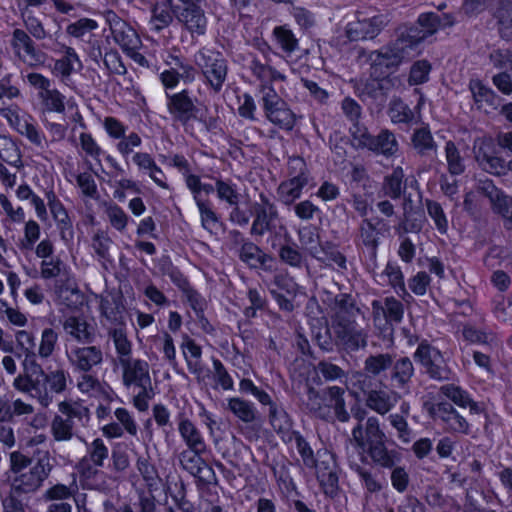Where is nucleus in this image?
Wrapping results in <instances>:
<instances>
[{
	"label": "nucleus",
	"instance_id": "nucleus-1",
	"mask_svg": "<svg viewBox=\"0 0 512 512\" xmlns=\"http://www.w3.org/2000/svg\"><path fill=\"white\" fill-rule=\"evenodd\" d=\"M68 376L64 369L57 368L25 380H14L13 387L47 408L52 404L54 394H61L67 389Z\"/></svg>",
	"mask_w": 512,
	"mask_h": 512
},
{
	"label": "nucleus",
	"instance_id": "nucleus-2",
	"mask_svg": "<svg viewBox=\"0 0 512 512\" xmlns=\"http://www.w3.org/2000/svg\"><path fill=\"white\" fill-rule=\"evenodd\" d=\"M34 460L31 467L14 477L11 494H29L39 490L56 463L50 452L42 449L34 452Z\"/></svg>",
	"mask_w": 512,
	"mask_h": 512
},
{
	"label": "nucleus",
	"instance_id": "nucleus-3",
	"mask_svg": "<svg viewBox=\"0 0 512 512\" xmlns=\"http://www.w3.org/2000/svg\"><path fill=\"white\" fill-rule=\"evenodd\" d=\"M195 65L203 76V83L214 93H219L228 75V61L217 50L202 48L194 56Z\"/></svg>",
	"mask_w": 512,
	"mask_h": 512
},
{
	"label": "nucleus",
	"instance_id": "nucleus-4",
	"mask_svg": "<svg viewBox=\"0 0 512 512\" xmlns=\"http://www.w3.org/2000/svg\"><path fill=\"white\" fill-rule=\"evenodd\" d=\"M253 221L250 228V235L258 238L269 233L276 238L285 226L280 223V216L277 206L270 197L264 193L259 195V201L251 204L250 208Z\"/></svg>",
	"mask_w": 512,
	"mask_h": 512
},
{
	"label": "nucleus",
	"instance_id": "nucleus-5",
	"mask_svg": "<svg viewBox=\"0 0 512 512\" xmlns=\"http://www.w3.org/2000/svg\"><path fill=\"white\" fill-rule=\"evenodd\" d=\"M413 358L431 380L444 382L454 377V372L443 353L426 339L421 340Z\"/></svg>",
	"mask_w": 512,
	"mask_h": 512
},
{
	"label": "nucleus",
	"instance_id": "nucleus-6",
	"mask_svg": "<svg viewBox=\"0 0 512 512\" xmlns=\"http://www.w3.org/2000/svg\"><path fill=\"white\" fill-rule=\"evenodd\" d=\"M169 5L177 21L192 37L206 33L207 18L201 0H169Z\"/></svg>",
	"mask_w": 512,
	"mask_h": 512
},
{
	"label": "nucleus",
	"instance_id": "nucleus-7",
	"mask_svg": "<svg viewBox=\"0 0 512 512\" xmlns=\"http://www.w3.org/2000/svg\"><path fill=\"white\" fill-rule=\"evenodd\" d=\"M262 107L266 118L284 130H292L295 114L272 87L262 86Z\"/></svg>",
	"mask_w": 512,
	"mask_h": 512
},
{
	"label": "nucleus",
	"instance_id": "nucleus-8",
	"mask_svg": "<svg viewBox=\"0 0 512 512\" xmlns=\"http://www.w3.org/2000/svg\"><path fill=\"white\" fill-rule=\"evenodd\" d=\"M473 149L475 159L484 171L495 175H505L507 171H512V159L506 161L500 157L497 145L491 138H478Z\"/></svg>",
	"mask_w": 512,
	"mask_h": 512
},
{
	"label": "nucleus",
	"instance_id": "nucleus-9",
	"mask_svg": "<svg viewBox=\"0 0 512 512\" xmlns=\"http://www.w3.org/2000/svg\"><path fill=\"white\" fill-rule=\"evenodd\" d=\"M338 347L347 353L365 349L368 344V331L359 327L356 321L332 325Z\"/></svg>",
	"mask_w": 512,
	"mask_h": 512
},
{
	"label": "nucleus",
	"instance_id": "nucleus-10",
	"mask_svg": "<svg viewBox=\"0 0 512 512\" xmlns=\"http://www.w3.org/2000/svg\"><path fill=\"white\" fill-rule=\"evenodd\" d=\"M349 22L345 28V34L350 41L374 39L387 26L389 20L387 15L377 14L372 17H360Z\"/></svg>",
	"mask_w": 512,
	"mask_h": 512
},
{
	"label": "nucleus",
	"instance_id": "nucleus-11",
	"mask_svg": "<svg viewBox=\"0 0 512 512\" xmlns=\"http://www.w3.org/2000/svg\"><path fill=\"white\" fill-rule=\"evenodd\" d=\"M167 109L174 120L187 124L191 120L197 119L199 108L196 106V98L190 95L186 89L169 94L166 93Z\"/></svg>",
	"mask_w": 512,
	"mask_h": 512
},
{
	"label": "nucleus",
	"instance_id": "nucleus-12",
	"mask_svg": "<svg viewBox=\"0 0 512 512\" xmlns=\"http://www.w3.org/2000/svg\"><path fill=\"white\" fill-rule=\"evenodd\" d=\"M354 445L366 452L374 445L387 440V435L381 428L380 420L375 416H369L365 425H355L351 431Z\"/></svg>",
	"mask_w": 512,
	"mask_h": 512
},
{
	"label": "nucleus",
	"instance_id": "nucleus-13",
	"mask_svg": "<svg viewBox=\"0 0 512 512\" xmlns=\"http://www.w3.org/2000/svg\"><path fill=\"white\" fill-rule=\"evenodd\" d=\"M114 41L128 54L135 52L141 44L137 32L114 12L109 11L106 16Z\"/></svg>",
	"mask_w": 512,
	"mask_h": 512
},
{
	"label": "nucleus",
	"instance_id": "nucleus-14",
	"mask_svg": "<svg viewBox=\"0 0 512 512\" xmlns=\"http://www.w3.org/2000/svg\"><path fill=\"white\" fill-rule=\"evenodd\" d=\"M430 413L434 419L440 420L445 429L451 433L467 435L470 433V425L466 418L461 415L450 402L442 401L435 403Z\"/></svg>",
	"mask_w": 512,
	"mask_h": 512
},
{
	"label": "nucleus",
	"instance_id": "nucleus-15",
	"mask_svg": "<svg viewBox=\"0 0 512 512\" xmlns=\"http://www.w3.org/2000/svg\"><path fill=\"white\" fill-rule=\"evenodd\" d=\"M122 368V382L126 388L135 386L137 388H145L152 386L149 373V364L142 359L132 357L122 359L118 362Z\"/></svg>",
	"mask_w": 512,
	"mask_h": 512
},
{
	"label": "nucleus",
	"instance_id": "nucleus-16",
	"mask_svg": "<svg viewBox=\"0 0 512 512\" xmlns=\"http://www.w3.org/2000/svg\"><path fill=\"white\" fill-rule=\"evenodd\" d=\"M66 354L72 369L79 373H88L103 361V352L98 346H76Z\"/></svg>",
	"mask_w": 512,
	"mask_h": 512
},
{
	"label": "nucleus",
	"instance_id": "nucleus-17",
	"mask_svg": "<svg viewBox=\"0 0 512 512\" xmlns=\"http://www.w3.org/2000/svg\"><path fill=\"white\" fill-rule=\"evenodd\" d=\"M419 33L416 30H407L406 28L398 33L395 40L384 45L389 52L396 57L397 61L402 64L409 61L414 56V51L419 45Z\"/></svg>",
	"mask_w": 512,
	"mask_h": 512
},
{
	"label": "nucleus",
	"instance_id": "nucleus-18",
	"mask_svg": "<svg viewBox=\"0 0 512 512\" xmlns=\"http://www.w3.org/2000/svg\"><path fill=\"white\" fill-rule=\"evenodd\" d=\"M46 198L50 213L59 230L61 239L65 242L72 240L74 231L68 211L52 190L46 192Z\"/></svg>",
	"mask_w": 512,
	"mask_h": 512
},
{
	"label": "nucleus",
	"instance_id": "nucleus-19",
	"mask_svg": "<svg viewBox=\"0 0 512 512\" xmlns=\"http://www.w3.org/2000/svg\"><path fill=\"white\" fill-rule=\"evenodd\" d=\"M268 420L273 430L281 437L284 442H291L293 436V420L285 408L270 398Z\"/></svg>",
	"mask_w": 512,
	"mask_h": 512
},
{
	"label": "nucleus",
	"instance_id": "nucleus-20",
	"mask_svg": "<svg viewBox=\"0 0 512 512\" xmlns=\"http://www.w3.org/2000/svg\"><path fill=\"white\" fill-rule=\"evenodd\" d=\"M381 221L382 220L380 218H364L358 227L356 244L358 246L365 247L372 259L376 258L377 249L379 246L380 230L378 229V225L381 223Z\"/></svg>",
	"mask_w": 512,
	"mask_h": 512
},
{
	"label": "nucleus",
	"instance_id": "nucleus-21",
	"mask_svg": "<svg viewBox=\"0 0 512 512\" xmlns=\"http://www.w3.org/2000/svg\"><path fill=\"white\" fill-rule=\"evenodd\" d=\"M368 61L371 76L381 79L396 71L401 65L385 46L370 52Z\"/></svg>",
	"mask_w": 512,
	"mask_h": 512
},
{
	"label": "nucleus",
	"instance_id": "nucleus-22",
	"mask_svg": "<svg viewBox=\"0 0 512 512\" xmlns=\"http://www.w3.org/2000/svg\"><path fill=\"white\" fill-rule=\"evenodd\" d=\"M483 189L491 201L493 211L502 216L504 227L512 229V197L497 189L492 183H487Z\"/></svg>",
	"mask_w": 512,
	"mask_h": 512
},
{
	"label": "nucleus",
	"instance_id": "nucleus-23",
	"mask_svg": "<svg viewBox=\"0 0 512 512\" xmlns=\"http://www.w3.org/2000/svg\"><path fill=\"white\" fill-rule=\"evenodd\" d=\"M176 420L178 423V432L187 446V449H193L195 451L207 449L202 433L184 411L177 414Z\"/></svg>",
	"mask_w": 512,
	"mask_h": 512
},
{
	"label": "nucleus",
	"instance_id": "nucleus-24",
	"mask_svg": "<svg viewBox=\"0 0 512 512\" xmlns=\"http://www.w3.org/2000/svg\"><path fill=\"white\" fill-rule=\"evenodd\" d=\"M387 442L388 439L374 445L365 453L375 466L383 469H392L401 462L402 454L397 449L389 448Z\"/></svg>",
	"mask_w": 512,
	"mask_h": 512
},
{
	"label": "nucleus",
	"instance_id": "nucleus-25",
	"mask_svg": "<svg viewBox=\"0 0 512 512\" xmlns=\"http://www.w3.org/2000/svg\"><path fill=\"white\" fill-rule=\"evenodd\" d=\"M238 256L251 269L262 268L267 270L268 263L274 260L270 254L252 241L243 243V246L239 248Z\"/></svg>",
	"mask_w": 512,
	"mask_h": 512
},
{
	"label": "nucleus",
	"instance_id": "nucleus-26",
	"mask_svg": "<svg viewBox=\"0 0 512 512\" xmlns=\"http://www.w3.org/2000/svg\"><path fill=\"white\" fill-rule=\"evenodd\" d=\"M63 329L72 339L82 344H91L96 337L94 326L81 317L66 318Z\"/></svg>",
	"mask_w": 512,
	"mask_h": 512
},
{
	"label": "nucleus",
	"instance_id": "nucleus-27",
	"mask_svg": "<svg viewBox=\"0 0 512 512\" xmlns=\"http://www.w3.org/2000/svg\"><path fill=\"white\" fill-rule=\"evenodd\" d=\"M34 411L31 404L21 399L13 400L8 394L0 396V423L15 422L16 417L31 415Z\"/></svg>",
	"mask_w": 512,
	"mask_h": 512
},
{
	"label": "nucleus",
	"instance_id": "nucleus-28",
	"mask_svg": "<svg viewBox=\"0 0 512 512\" xmlns=\"http://www.w3.org/2000/svg\"><path fill=\"white\" fill-rule=\"evenodd\" d=\"M60 416L71 421L72 426L78 430L85 427L90 420V411L87 406L79 401L66 400L58 404Z\"/></svg>",
	"mask_w": 512,
	"mask_h": 512
},
{
	"label": "nucleus",
	"instance_id": "nucleus-29",
	"mask_svg": "<svg viewBox=\"0 0 512 512\" xmlns=\"http://www.w3.org/2000/svg\"><path fill=\"white\" fill-rule=\"evenodd\" d=\"M334 310L332 325L356 321V317L361 313L355 299L345 293L335 297Z\"/></svg>",
	"mask_w": 512,
	"mask_h": 512
},
{
	"label": "nucleus",
	"instance_id": "nucleus-30",
	"mask_svg": "<svg viewBox=\"0 0 512 512\" xmlns=\"http://www.w3.org/2000/svg\"><path fill=\"white\" fill-rule=\"evenodd\" d=\"M390 369V381L395 388L404 389L409 386L415 373L414 364L409 357L393 360Z\"/></svg>",
	"mask_w": 512,
	"mask_h": 512
},
{
	"label": "nucleus",
	"instance_id": "nucleus-31",
	"mask_svg": "<svg viewBox=\"0 0 512 512\" xmlns=\"http://www.w3.org/2000/svg\"><path fill=\"white\" fill-rule=\"evenodd\" d=\"M502 39L512 40V0H497L493 13Z\"/></svg>",
	"mask_w": 512,
	"mask_h": 512
},
{
	"label": "nucleus",
	"instance_id": "nucleus-32",
	"mask_svg": "<svg viewBox=\"0 0 512 512\" xmlns=\"http://www.w3.org/2000/svg\"><path fill=\"white\" fill-rule=\"evenodd\" d=\"M404 176V171L400 166L395 167L390 174L385 175L380 189L383 196L392 200L399 199L406 190Z\"/></svg>",
	"mask_w": 512,
	"mask_h": 512
},
{
	"label": "nucleus",
	"instance_id": "nucleus-33",
	"mask_svg": "<svg viewBox=\"0 0 512 512\" xmlns=\"http://www.w3.org/2000/svg\"><path fill=\"white\" fill-rule=\"evenodd\" d=\"M226 409L244 423H253L259 419L254 403L241 397L227 399Z\"/></svg>",
	"mask_w": 512,
	"mask_h": 512
},
{
	"label": "nucleus",
	"instance_id": "nucleus-34",
	"mask_svg": "<svg viewBox=\"0 0 512 512\" xmlns=\"http://www.w3.org/2000/svg\"><path fill=\"white\" fill-rule=\"evenodd\" d=\"M412 146L422 157L437 155L438 145L428 127L415 129L411 137Z\"/></svg>",
	"mask_w": 512,
	"mask_h": 512
},
{
	"label": "nucleus",
	"instance_id": "nucleus-35",
	"mask_svg": "<svg viewBox=\"0 0 512 512\" xmlns=\"http://www.w3.org/2000/svg\"><path fill=\"white\" fill-rule=\"evenodd\" d=\"M32 38L25 30L16 28L12 32L11 46L18 56H20V52L23 50L31 59L39 62L41 53L37 51Z\"/></svg>",
	"mask_w": 512,
	"mask_h": 512
},
{
	"label": "nucleus",
	"instance_id": "nucleus-36",
	"mask_svg": "<svg viewBox=\"0 0 512 512\" xmlns=\"http://www.w3.org/2000/svg\"><path fill=\"white\" fill-rule=\"evenodd\" d=\"M398 149L399 144L394 133L388 129H382L377 136H374L370 151L389 158L394 156Z\"/></svg>",
	"mask_w": 512,
	"mask_h": 512
},
{
	"label": "nucleus",
	"instance_id": "nucleus-37",
	"mask_svg": "<svg viewBox=\"0 0 512 512\" xmlns=\"http://www.w3.org/2000/svg\"><path fill=\"white\" fill-rule=\"evenodd\" d=\"M64 56L54 63V73L68 79L74 71L82 69V63L72 47L64 46Z\"/></svg>",
	"mask_w": 512,
	"mask_h": 512
},
{
	"label": "nucleus",
	"instance_id": "nucleus-38",
	"mask_svg": "<svg viewBox=\"0 0 512 512\" xmlns=\"http://www.w3.org/2000/svg\"><path fill=\"white\" fill-rule=\"evenodd\" d=\"M0 161L16 170L24 167L20 148L10 137L4 135H0Z\"/></svg>",
	"mask_w": 512,
	"mask_h": 512
},
{
	"label": "nucleus",
	"instance_id": "nucleus-39",
	"mask_svg": "<svg viewBox=\"0 0 512 512\" xmlns=\"http://www.w3.org/2000/svg\"><path fill=\"white\" fill-rule=\"evenodd\" d=\"M440 391L443 395H445L448 399H450L454 404L458 405L461 408L469 407L470 412L474 414H479L481 412V408L473 401L468 393L464 391L461 387L455 386L453 384H447L440 388Z\"/></svg>",
	"mask_w": 512,
	"mask_h": 512
},
{
	"label": "nucleus",
	"instance_id": "nucleus-40",
	"mask_svg": "<svg viewBox=\"0 0 512 512\" xmlns=\"http://www.w3.org/2000/svg\"><path fill=\"white\" fill-rule=\"evenodd\" d=\"M469 89L473 99L478 107L487 104L489 107L497 108L500 103V97L489 87L485 86L480 80L472 79L469 83Z\"/></svg>",
	"mask_w": 512,
	"mask_h": 512
},
{
	"label": "nucleus",
	"instance_id": "nucleus-41",
	"mask_svg": "<svg viewBox=\"0 0 512 512\" xmlns=\"http://www.w3.org/2000/svg\"><path fill=\"white\" fill-rule=\"evenodd\" d=\"M366 406L379 415H386L395 405V400L384 390H370L365 398Z\"/></svg>",
	"mask_w": 512,
	"mask_h": 512
},
{
	"label": "nucleus",
	"instance_id": "nucleus-42",
	"mask_svg": "<svg viewBox=\"0 0 512 512\" xmlns=\"http://www.w3.org/2000/svg\"><path fill=\"white\" fill-rule=\"evenodd\" d=\"M393 364V355L390 353L370 354L364 360L363 370L370 377H378L386 372Z\"/></svg>",
	"mask_w": 512,
	"mask_h": 512
},
{
	"label": "nucleus",
	"instance_id": "nucleus-43",
	"mask_svg": "<svg viewBox=\"0 0 512 512\" xmlns=\"http://www.w3.org/2000/svg\"><path fill=\"white\" fill-rule=\"evenodd\" d=\"M344 393L345 390L338 386L328 387L324 391V395L327 396L329 401L326 406L333 407L335 416L340 422H348L350 419V414L345 407Z\"/></svg>",
	"mask_w": 512,
	"mask_h": 512
},
{
	"label": "nucleus",
	"instance_id": "nucleus-44",
	"mask_svg": "<svg viewBox=\"0 0 512 512\" xmlns=\"http://www.w3.org/2000/svg\"><path fill=\"white\" fill-rule=\"evenodd\" d=\"M100 309L103 317L102 325L106 331L111 330V328L126 326L123 311L119 305H112L108 301H103L101 302Z\"/></svg>",
	"mask_w": 512,
	"mask_h": 512
},
{
	"label": "nucleus",
	"instance_id": "nucleus-45",
	"mask_svg": "<svg viewBox=\"0 0 512 512\" xmlns=\"http://www.w3.org/2000/svg\"><path fill=\"white\" fill-rule=\"evenodd\" d=\"M439 17L437 13L428 12L423 13L418 17L417 24L411 27H407V30H416L421 38L419 44L427 37L436 33L439 29Z\"/></svg>",
	"mask_w": 512,
	"mask_h": 512
},
{
	"label": "nucleus",
	"instance_id": "nucleus-46",
	"mask_svg": "<svg viewBox=\"0 0 512 512\" xmlns=\"http://www.w3.org/2000/svg\"><path fill=\"white\" fill-rule=\"evenodd\" d=\"M107 334L114 343L118 355V362L122 359L132 357V344L127 338L126 326L111 328V330L107 331Z\"/></svg>",
	"mask_w": 512,
	"mask_h": 512
},
{
	"label": "nucleus",
	"instance_id": "nucleus-47",
	"mask_svg": "<svg viewBox=\"0 0 512 512\" xmlns=\"http://www.w3.org/2000/svg\"><path fill=\"white\" fill-rule=\"evenodd\" d=\"M307 181L289 179L282 182L278 187L280 201L285 205H291L301 196L302 189L307 185Z\"/></svg>",
	"mask_w": 512,
	"mask_h": 512
},
{
	"label": "nucleus",
	"instance_id": "nucleus-48",
	"mask_svg": "<svg viewBox=\"0 0 512 512\" xmlns=\"http://www.w3.org/2000/svg\"><path fill=\"white\" fill-rule=\"evenodd\" d=\"M388 115L395 124H410L415 119L413 111L400 98H393L390 101Z\"/></svg>",
	"mask_w": 512,
	"mask_h": 512
},
{
	"label": "nucleus",
	"instance_id": "nucleus-49",
	"mask_svg": "<svg viewBox=\"0 0 512 512\" xmlns=\"http://www.w3.org/2000/svg\"><path fill=\"white\" fill-rule=\"evenodd\" d=\"M174 14L170 8L169 0L161 4H156L152 8V16L150 23L153 26V29L157 32L167 28L172 22L174 18Z\"/></svg>",
	"mask_w": 512,
	"mask_h": 512
},
{
	"label": "nucleus",
	"instance_id": "nucleus-50",
	"mask_svg": "<svg viewBox=\"0 0 512 512\" xmlns=\"http://www.w3.org/2000/svg\"><path fill=\"white\" fill-rule=\"evenodd\" d=\"M350 468L357 474L362 486L368 493H378L382 490V484L370 468L356 462L350 463Z\"/></svg>",
	"mask_w": 512,
	"mask_h": 512
},
{
	"label": "nucleus",
	"instance_id": "nucleus-51",
	"mask_svg": "<svg viewBox=\"0 0 512 512\" xmlns=\"http://www.w3.org/2000/svg\"><path fill=\"white\" fill-rule=\"evenodd\" d=\"M79 487L76 481H72L69 485L57 483L48 488L43 494V498L47 501H65L71 497H77Z\"/></svg>",
	"mask_w": 512,
	"mask_h": 512
},
{
	"label": "nucleus",
	"instance_id": "nucleus-52",
	"mask_svg": "<svg viewBox=\"0 0 512 512\" xmlns=\"http://www.w3.org/2000/svg\"><path fill=\"white\" fill-rule=\"evenodd\" d=\"M207 451V449H199L197 451L193 449H186L180 452L179 454V462L185 471H187L192 476L199 472V469L205 462L202 458V455Z\"/></svg>",
	"mask_w": 512,
	"mask_h": 512
},
{
	"label": "nucleus",
	"instance_id": "nucleus-53",
	"mask_svg": "<svg viewBox=\"0 0 512 512\" xmlns=\"http://www.w3.org/2000/svg\"><path fill=\"white\" fill-rule=\"evenodd\" d=\"M445 157L447 161L448 172L452 176H458L465 172L466 166L464 158L453 141H447L445 145Z\"/></svg>",
	"mask_w": 512,
	"mask_h": 512
},
{
	"label": "nucleus",
	"instance_id": "nucleus-54",
	"mask_svg": "<svg viewBox=\"0 0 512 512\" xmlns=\"http://www.w3.org/2000/svg\"><path fill=\"white\" fill-rule=\"evenodd\" d=\"M279 259L284 264L293 268L302 269L307 266L306 257L295 244L281 246L279 249Z\"/></svg>",
	"mask_w": 512,
	"mask_h": 512
},
{
	"label": "nucleus",
	"instance_id": "nucleus-55",
	"mask_svg": "<svg viewBox=\"0 0 512 512\" xmlns=\"http://www.w3.org/2000/svg\"><path fill=\"white\" fill-rule=\"evenodd\" d=\"M196 205L200 213L201 225L203 229L211 234L216 232L221 222L219 216L212 209L211 203L209 201L201 200L196 202Z\"/></svg>",
	"mask_w": 512,
	"mask_h": 512
},
{
	"label": "nucleus",
	"instance_id": "nucleus-56",
	"mask_svg": "<svg viewBox=\"0 0 512 512\" xmlns=\"http://www.w3.org/2000/svg\"><path fill=\"white\" fill-rule=\"evenodd\" d=\"M63 416L56 415L51 422V434L55 441L67 442L70 441L77 430L69 423Z\"/></svg>",
	"mask_w": 512,
	"mask_h": 512
},
{
	"label": "nucleus",
	"instance_id": "nucleus-57",
	"mask_svg": "<svg viewBox=\"0 0 512 512\" xmlns=\"http://www.w3.org/2000/svg\"><path fill=\"white\" fill-rule=\"evenodd\" d=\"M136 468L148 489H155L159 480V474L156 467L150 462L149 457L139 456L136 461Z\"/></svg>",
	"mask_w": 512,
	"mask_h": 512
},
{
	"label": "nucleus",
	"instance_id": "nucleus-58",
	"mask_svg": "<svg viewBox=\"0 0 512 512\" xmlns=\"http://www.w3.org/2000/svg\"><path fill=\"white\" fill-rule=\"evenodd\" d=\"M215 189L219 200L225 201L230 206H236L239 203L240 195L237 191V186L230 180L216 179Z\"/></svg>",
	"mask_w": 512,
	"mask_h": 512
},
{
	"label": "nucleus",
	"instance_id": "nucleus-59",
	"mask_svg": "<svg viewBox=\"0 0 512 512\" xmlns=\"http://www.w3.org/2000/svg\"><path fill=\"white\" fill-rule=\"evenodd\" d=\"M388 421L396 431L397 439L403 444H409L414 439V432L410 428L407 418L402 415L390 414Z\"/></svg>",
	"mask_w": 512,
	"mask_h": 512
},
{
	"label": "nucleus",
	"instance_id": "nucleus-60",
	"mask_svg": "<svg viewBox=\"0 0 512 512\" xmlns=\"http://www.w3.org/2000/svg\"><path fill=\"white\" fill-rule=\"evenodd\" d=\"M87 457L96 467H103L109 457V449L103 439L96 438L87 445Z\"/></svg>",
	"mask_w": 512,
	"mask_h": 512
},
{
	"label": "nucleus",
	"instance_id": "nucleus-61",
	"mask_svg": "<svg viewBox=\"0 0 512 512\" xmlns=\"http://www.w3.org/2000/svg\"><path fill=\"white\" fill-rule=\"evenodd\" d=\"M21 17L23 19L26 32L30 34L33 38H35L36 40H43L48 36V33L45 30L43 23L31 12H28L27 8L21 10Z\"/></svg>",
	"mask_w": 512,
	"mask_h": 512
},
{
	"label": "nucleus",
	"instance_id": "nucleus-62",
	"mask_svg": "<svg viewBox=\"0 0 512 512\" xmlns=\"http://www.w3.org/2000/svg\"><path fill=\"white\" fill-rule=\"evenodd\" d=\"M317 479L325 495L333 498L338 494V475L332 469L326 467L324 470L319 469L317 472Z\"/></svg>",
	"mask_w": 512,
	"mask_h": 512
},
{
	"label": "nucleus",
	"instance_id": "nucleus-63",
	"mask_svg": "<svg viewBox=\"0 0 512 512\" xmlns=\"http://www.w3.org/2000/svg\"><path fill=\"white\" fill-rule=\"evenodd\" d=\"M425 206L428 215L433 219L436 229L445 234L448 231V220L440 203L426 199Z\"/></svg>",
	"mask_w": 512,
	"mask_h": 512
},
{
	"label": "nucleus",
	"instance_id": "nucleus-64",
	"mask_svg": "<svg viewBox=\"0 0 512 512\" xmlns=\"http://www.w3.org/2000/svg\"><path fill=\"white\" fill-rule=\"evenodd\" d=\"M313 340L323 351H333L336 344V337H332L331 330L327 324L312 330Z\"/></svg>",
	"mask_w": 512,
	"mask_h": 512
}]
</instances>
